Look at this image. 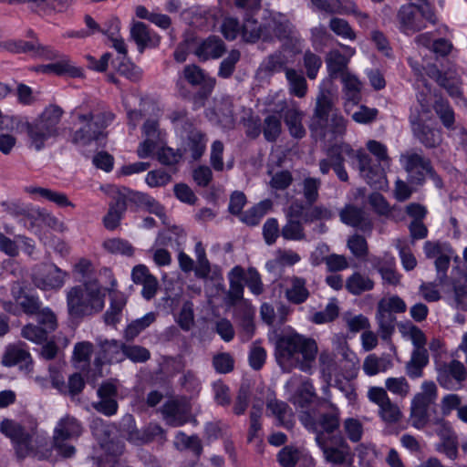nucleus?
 Instances as JSON below:
<instances>
[{
  "mask_svg": "<svg viewBox=\"0 0 467 467\" xmlns=\"http://www.w3.org/2000/svg\"><path fill=\"white\" fill-rule=\"evenodd\" d=\"M250 394L251 390L249 384H241L233 407V411L235 415L240 416L245 412L249 405Z\"/></svg>",
  "mask_w": 467,
  "mask_h": 467,
  "instance_id": "62",
  "label": "nucleus"
},
{
  "mask_svg": "<svg viewBox=\"0 0 467 467\" xmlns=\"http://www.w3.org/2000/svg\"><path fill=\"white\" fill-rule=\"evenodd\" d=\"M417 41L423 46L430 47L435 54L444 57L451 49V44L444 38H439L434 41H431V39L425 35H420L417 36Z\"/></svg>",
  "mask_w": 467,
  "mask_h": 467,
  "instance_id": "56",
  "label": "nucleus"
},
{
  "mask_svg": "<svg viewBox=\"0 0 467 467\" xmlns=\"http://www.w3.org/2000/svg\"><path fill=\"white\" fill-rule=\"evenodd\" d=\"M333 14L354 15L356 17L367 19L368 14L358 10L353 0H333Z\"/></svg>",
  "mask_w": 467,
  "mask_h": 467,
  "instance_id": "55",
  "label": "nucleus"
},
{
  "mask_svg": "<svg viewBox=\"0 0 467 467\" xmlns=\"http://www.w3.org/2000/svg\"><path fill=\"white\" fill-rule=\"evenodd\" d=\"M266 408L276 418L280 425L286 429L292 428L293 413L287 403L277 400H271L267 401Z\"/></svg>",
  "mask_w": 467,
  "mask_h": 467,
  "instance_id": "35",
  "label": "nucleus"
},
{
  "mask_svg": "<svg viewBox=\"0 0 467 467\" xmlns=\"http://www.w3.org/2000/svg\"><path fill=\"white\" fill-rule=\"evenodd\" d=\"M265 35L264 42L292 38L295 26L287 16L279 12L265 11L262 17Z\"/></svg>",
  "mask_w": 467,
  "mask_h": 467,
  "instance_id": "12",
  "label": "nucleus"
},
{
  "mask_svg": "<svg viewBox=\"0 0 467 467\" xmlns=\"http://www.w3.org/2000/svg\"><path fill=\"white\" fill-rule=\"evenodd\" d=\"M356 159L361 177L368 184L375 188H381L385 174L381 162L375 161L364 150H357Z\"/></svg>",
  "mask_w": 467,
  "mask_h": 467,
  "instance_id": "14",
  "label": "nucleus"
},
{
  "mask_svg": "<svg viewBox=\"0 0 467 467\" xmlns=\"http://www.w3.org/2000/svg\"><path fill=\"white\" fill-rule=\"evenodd\" d=\"M156 320V314L149 312L142 317L137 318L130 323L124 330V338L126 341H132L143 330L149 327Z\"/></svg>",
  "mask_w": 467,
  "mask_h": 467,
  "instance_id": "40",
  "label": "nucleus"
},
{
  "mask_svg": "<svg viewBox=\"0 0 467 467\" xmlns=\"http://www.w3.org/2000/svg\"><path fill=\"white\" fill-rule=\"evenodd\" d=\"M429 363L427 349L413 350L410 361L406 364V373L410 379L422 377L423 368Z\"/></svg>",
  "mask_w": 467,
  "mask_h": 467,
  "instance_id": "32",
  "label": "nucleus"
},
{
  "mask_svg": "<svg viewBox=\"0 0 467 467\" xmlns=\"http://www.w3.org/2000/svg\"><path fill=\"white\" fill-rule=\"evenodd\" d=\"M434 110L440 118L443 126L450 130H459V134L462 137V142L466 140V135L461 130L462 126H455L454 111L448 102L440 99L435 102Z\"/></svg>",
  "mask_w": 467,
  "mask_h": 467,
  "instance_id": "30",
  "label": "nucleus"
},
{
  "mask_svg": "<svg viewBox=\"0 0 467 467\" xmlns=\"http://www.w3.org/2000/svg\"><path fill=\"white\" fill-rule=\"evenodd\" d=\"M183 80L192 87H198V91L193 99L196 103L203 105L204 100L211 95L214 86L215 79L208 77L204 71L197 65L192 64L184 67L182 76L179 78L176 87L180 95L187 98L190 93L183 86Z\"/></svg>",
  "mask_w": 467,
  "mask_h": 467,
  "instance_id": "7",
  "label": "nucleus"
},
{
  "mask_svg": "<svg viewBox=\"0 0 467 467\" xmlns=\"http://www.w3.org/2000/svg\"><path fill=\"white\" fill-rule=\"evenodd\" d=\"M302 424L308 430L316 433V436L323 434L324 436L336 435V431L340 426V410L333 403H329L326 411L320 412L317 417L310 412L305 411L300 417Z\"/></svg>",
  "mask_w": 467,
  "mask_h": 467,
  "instance_id": "9",
  "label": "nucleus"
},
{
  "mask_svg": "<svg viewBox=\"0 0 467 467\" xmlns=\"http://www.w3.org/2000/svg\"><path fill=\"white\" fill-rule=\"evenodd\" d=\"M285 223L281 228V236L287 241H304L306 239V234L303 221L292 220L291 218L285 219Z\"/></svg>",
  "mask_w": 467,
  "mask_h": 467,
  "instance_id": "47",
  "label": "nucleus"
},
{
  "mask_svg": "<svg viewBox=\"0 0 467 467\" xmlns=\"http://www.w3.org/2000/svg\"><path fill=\"white\" fill-rule=\"evenodd\" d=\"M105 293L96 280L71 287L67 292V312L78 319L100 312L104 307Z\"/></svg>",
  "mask_w": 467,
  "mask_h": 467,
  "instance_id": "2",
  "label": "nucleus"
},
{
  "mask_svg": "<svg viewBox=\"0 0 467 467\" xmlns=\"http://www.w3.org/2000/svg\"><path fill=\"white\" fill-rule=\"evenodd\" d=\"M192 53L201 62L218 59L226 53V45L220 36L212 35L198 42Z\"/></svg>",
  "mask_w": 467,
  "mask_h": 467,
  "instance_id": "17",
  "label": "nucleus"
},
{
  "mask_svg": "<svg viewBox=\"0 0 467 467\" xmlns=\"http://www.w3.org/2000/svg\"><path fill=\"white\" fill-rule=\"evenodd\" d=\"M163 419L171 427H179L190 420V410L177 400L167 401L161 409Z\"/></svg>",
  "mask_w": 467,
  "mask_h": 467,
  "instance_id": "21",
  "label": "nucleus"
},
{
  "mask_svg": "<svg viewBox=\"0 0 467 467\" xmlns=\"http://www.w3.org/2000/svg\"><path fill=\"white\" fill-rule=\"evenodd\" d=\"M341 80L346 99L355 105L358 104L361 99V82L350 73L344 74Z\"/></svg>",
  "mask_w": 467,
  "mask_h": 467,
  "instance_id": "46",
  "label": "nucleus"
},
{
  "mask_svg": "<svg viewBox=\"0 0 467 467\" xmlns=\"http://www.w3.org/2000/svg\"><path fill=\"white\" fill-rule=\"evenodd\" d=\"M437 434L441 442L436 445L439 452L444 453L449 459L455 460L458 456V439L452 429L447 424H443Z\"/></svg>",
  "mask_w": 467,
  "mask_h": 467,
  "instance_id": "23",
  "label": "nucleus"
},
{
  "mask_svg": "<svg viewBox=\"0 0 467 467\" xmlns=\"http://www.w3.org/2000/svg\"><path fill=\"white\" fill-rule=\"evenodd\" d=\"M21 335L24 338L36 344H42L47 341L48 334L36 324H27L23 327Z\"/></svg>",
  "mask_w": 467,
  "mask_h": 467,
  "instance_id": "64",
  "label": "nucleus"
},
{
  "mask_svg": "<svg viewBox=\"0 0 467 467\" xmlns=\"http://www.w3.org/2000/svg\"><path fill=\"white\" fill-rule=\"evenodd\" d=\"M116 430L115 425L100 422L95 428V434L99 440L100 446L109 454L119 455L122 453L124 445L119 441L114 442L111 435Z\"/></svg>",
  "mask_w": 467,
  "mask_h": 467,
  "instance_id": "25",
  "label": "nucleus"
},
{
  "mask_svg": "<svg viewBox=\"0 0 467 467\" xmlns=\"http://www.w3.org/2000/svg\"><path fill=\"white\" fill-rule=\"evenodd\" d=\"M130 36L138 46V49L142 53L146 47L151 42L150 30L142 22H136L130 29Z\"/></svg>",
  "mask_w": 467,
  "mask_h": 467,
  "instance_id": "52",
  "label": "nucleus"
},
{
  "mask_svg": "<svg viewBox=\"0 0 467 467\" xmlns=\"http://www.w3.org/2000/svg\"><path fill=\"white\" fill-rule=\"evenodd\" d=\"M67 274L53 264L39 265L33 273L32 280L36 286L43 289H58L65 282Z\"/></svg>",
  "mask_w": 467,
  "mask_h": 467,
  "instance_id": "15",
  "label": "nucleus"
},
{
  "mask_svg": "<svg viewBox=\"0 0 467 467\" xmlns=\"http://www.w3.org/2000/svg\"><path fill=\"white\" fill-rule=\"evenodd\" d=\"M333 216L332 212L323 205H308L304 213L303 222L310 223L319 220H329Z\"/></svg>",
  "mask_w": 467,
  "mask_h": 467,
  "instance_id": "58",
  "label": "nucleus"
},
{
  "mask_svg": "<svg viewBox=\"0 0 467 467\" xmlns=\"http://www.w3.org/2000/svg\"><path fill=\"white\" fill-rule=\"evenodd\" d=\"M103 247L111 254H119L131 256L134 253L133 246L126 240L112 238L104 241Z\"/></svg>",
  "mask_w": 467,
  "mask_h": 467,
  "instance_id": "59",
  "label": "nucleus"
},
{
  "mask_svg": "<svg viewBox=\"0 0 467 467\" xmlns=\"http://www.w3.org/2000/svg\"><path fill=\"white\" fill-rule=\"evenodd\" d=\"M125 304L126 301L122 296L111 298L109 308L104 314V321L107 325L114 326L119 321Z\"/></svg>",
  "mask_w": 467,
  "mask_h": 467,
  "instance_id": "61",
  "label": "nucleus"
},
{
  "mask_svg": "<svg viewBox=\"0 0 467 467\" xmlns=\"http://www.w3.org/2000/svg\"><path fill=\"white\" fill-rule=\"evenodd\" d=\"M83 431L80 421L73 416L66 415L57 423L54 431V438L67 441L78 438Z\"/></svg>",
  "mask_w": 467,
  "mask_h": 467,
  "instance_id": "26",
  "label": "nucleus"
},
{
  "mask_svg": "<svg viewBox=\"0 0 467 467\" xmlns=\"http://www.w3.org/2000/svg\"><path fill=\"white\" fill-rule=\"evenodd\" d=\"M230 275L237 277V279L230 278V288L227 294L229 305L234 306L237 301L243 299L244 285L241 278L243 277L244 270L241 266H235L232 269Z\"/></svg>",
  "mask_w": 467,
  "mask_h": 467,
  "instance_id": "49",
  "label": "nucleus"
},
{
  "mask_svg": "<svg viewBox=\"0 0 467 467\" xmlns=\"http://www.w3.org/2000/svg\"><path fill=\"white\" fill-rule=\"evenodd\" d=\"M64 110L57 105H49L44 111L31 122L30 143L40 150L45 147L46 141L59 135V123Z\"/></svg>",
  "mask_w": 467,
  "mask_h": 467,
  "instance_id": "4",
  "label": "nucleus"
},
{
  "mask_svg": "<svg viewBox=\"0 0 467 467\" xmlns=\"http://www.w3.org/2000/svg\"><path fill=\"white\" fill-rule=\"evenodd\" d=\"M77 119L82 126L75 130L71 141L74 144L88 146L93 141L106 138L105 130L112 123L115 115L104 108H98L88 112L77 113Z\"/></svg>",
  "mask_w": 467,
  "mask_h": 467,
  "instance_id": "3",
  "label": "nucleus"
},
{
  "mask_svg": "<svg viewBox=\"0 0 467 467\" xmlns=\"http://www.w3.org/2000/svg\"><path fill=\"white\" fill-rule=\"evenodd\" d=\"M285 78L290 93L297 98H304L307 91V83L303 73L294 68H286Z\"/></svg>",
  "mask_w": 467,
  "mask_h": 467,
  "instance_id": "41",
  "label": "nucleus"
},
{
  "mask_svg": "<svg viewBox=\"0 0 467 467\" xmlns=\"http://www.w3.org/2000/svg\"><path fill=\"white\" fill-rule=\"evenodd\" d=\"M283 113L285 123L291 136L296 139L303 138L306 135V130L302 124L303 113L296 108L288 109L287 107Z\"/></svg>",
  "mask_w": 467,
  "mask_h": 467,
  "instance_id": "34",
  "label": "nucleus"
},
{
  "mask_svg": "<svg viewBox=\"0 0 467 467\" xmlns=\"http://www.w3.org/2000/svg\"><path fill=\"white\" fill-rule=\"evenodd\" d=\"M26 192L31 194H38L42 198L56 203L59 207H75V205L68 200L67 196L60 192L42 187H26Z\"/></svg>",
  "mask_w": 467,
  "mask_h": 467,
  "instance_id": "44",
  "label": "nucleus"
},
{
  "mask_svg": "<svg viewBox=\"0 0 467 467\" xmlns=\"http://www.w3.org/2000/svg\"><path fill=\"white\" fill-rule=\"evenodd\" d=\"M187 131V136L182 150L183 154L190 152L191 158L193 161L199 160L204 153L206 149V136L205 134L196 128H190Z\"/></svg>",
  "mask_w": 467,
  "mask_h": 467,
  "instance_id": "22",
  "label": "nucleus"
},
{
  "mask_svg": "<svg viewBox=\"0 0 467 467\" xmlns=\"http://www.w3.org/2000/svg\"><path fill=\"white\" fill-rule=\"evenodd\" d=\"M340 220L347 225L363 233L370 232L373 223L369 214L362 208L352 204L346 205L339 213Z\"/></svg>",
  "mask_w": 467,
  "mask_h": 467,
  "instance_id": "19",
  "label": "nucleus"
},
{
  "mask_svg": "<svg viewBox=\"0 0 467 467\" xmlns=\"http://www.w3.org/2000/svg\"><path fill=\"white\" fill-rule=\"evenodd\" d=\"M456 307L467 310V273L461 272L458 277H451Z\"/></svg>",
  "mask_w": 467,
  "mask_h": 467,
  "instance_id": "45",
  "label": "nucleus"
},
{
  "mask_svg": "<svg viewBox=\"0 0 467 467\" xmlns=\"http://www.w3.org/2000/svg\"><path fill=\"white\" fill-rule=\"evenodd\" d=\"M0 431L11 440L16 455L19 460H24L26 457L44 459L36 447L35 428H26L13 420L5 419L0 423Z\"/></svg>",
  "mask_w": 467,
  "mask_h": 467,
  "instance_id": "6",
  "label": "nucleus"
},
{
  "mask_svg": "<svg viewBox=\"0 0 467 467\" xmlns=\"http://www.w3.org/2000/svg\"><path fill=\"white\" fill-rule=\"evenodd\" d=\"M316 397L313 384L309 380H305L297 388L291 400L296 406L306 409L311 405Z\"/></svg>",
  "mask_w": 467,
  "mask_h": 467,
  "instance_id": "42",
  "label": "nucleus"
},
{
  "mask_svg": "<svg viewBox=\"0 0 467 467\" xmlns=\"http://www.w3.org/2000/svg\"><path fill=\"white\" fill-rule=\"evenodd\" d=\"M400 162L408 173V182L416 186H422L428 176L434 185L441 189L442 179L436 172L431 161L413 150H407L400 154Z\"/></svg>",
  "mask_w": 467,
  "mask_h": 467,
  "instance_id": "5",
  "label": "nucleus"
},
{
  "mask_svg": "<svg viewBox=\"0 0 467 467\" xmlns=\"http://www.w3.org/2000/svg\"><path fill=\"white\" fill-rule=\"evenodd\" d=\"M326 62L329 76L333 78H337L338 76L343 77L344 74L348 73L347 71L348 58L338 50L330 51L327 56Z\"/></svg>",
  "mask_w": 467,
  "mask_h": 467,
  "instance_id": "38",
  "label": "nucleus"
},
{
  "mask_svg": "<svg viewBox=\"0 0 467 467\" xmlns=\"http://www.w3.org/2000/svg\"><path fill=\"white\" fill-rule=\"evenodd\" d=\"M287 61L285 54L281 50H276L262 61L259 68L265 75H273L281 71L285 72Z\"/></svg>",
  "mask_w": 467,
  "mask_h": 467,
  "instance_id": "33",
  "label": "nucleus"
},
{
  "mask_svg": "<svg viewBox=\"0 0 467 467\" xmlns=\"http://www.w3.org/2000/svg\"><path fill=\"white\" fill-rule=\"evenodd\" d=\"M426 258L435 259L434 266L438 272V278L442 282L447 277L451 260L454 257V251L450 244L440 241H426L423 245Z\"/></svg>",
  "mask_w": 467,
  "mask_h": 467,
  "instance_id": "13",
  "label": "nucleus"
},
{
  "mask_svg": "<svg viewBox=\"0 0 467 467\" xmlns=\"http://www.w3.org/2000/svg\"><path fill=\"white\" fill-rule=\"evenodd\" d=\"M303 195L306 204H314L319 197V189L321 187V180L318 178H305L302 183Z\"/></svg>",
  "mask_w": 467,
  "mask_h": 467,
  "instance_id": "54",
  "label": "nucleus"
},
{
  "mask_svg": "<svg viewBox=\"0 0 467 467\" xmlns=\"http://www.w3.org/2000/svg\"><path fill=\"white\" fill-rule=\"evenodd\" d=\"M254 308L250 306H244L238 310L237 318L239 326L242 328V338L244 341H248L252 338L254 333Z\"/></svg>",
  "mask_w": 467,
  "mask_h": 467,
  "instance_id": "36",
  "label": "nucleus"
},
{
  "mask_svg": "<svg viewBox=\"0 0 467 467\" xmlns=\"http://www.w3.org/2000/svg\"><path fill=\"white\" fill-rule=\"evenodd\" d=\"M315 440L327 462L335 465H343L347 462L350 456V447L341 433L331 436L319 434Z\"/></svg>",
  "mask_w": 467,
  "mask_h": 467,
  "instance_id": "11",
  "label": "nucleus"
},
{
  "mask_svg": "<svg viewBox=\"0 0 467 467\" xmlns=\"http://www.w3.org/2000/svg\"><path fill=\"white\" fill-rule=\"evenodd\" d=\"M127 210L125 198L118 196L109 203V211L103 218L104 226L108 230H115L120 223V220Z\"/></svg>",
  "mask_w": 467,
  "mask_h": 467,
  "instance_id": "29",
  "label": "nucleus"
},
{
  "mask_svg": "<svg viewBox=\"0 0 467 467\" xmlns=\"http://www.w3.org/2000/svg\"><path fill=\"white\" fill-rule=\"evenodd\" d=\"M174 443L178 449L192 451L197 458L202 453V441L197 435L188 436L184 432L179 431Z\"/></svg>",
  "mask_w": 467,
  "mask_h": 467,
  "instance_id": "50",
  "label": "nucleus"
},
{
  "mask_svg": "<svg viewBox=\"0 0 467 467\" xmlns=\"http://www.w3.org/2000/svg\"><path fill=\"white\" fill-rule=\"evenodd\" d=\"M1 206L12 216H24L31 221L36 220V217L41 214L40 212L19 200L4 201L1 202Z\"/></svg>",
  "mask_w": 467,
  "mask_h": 467,
  "instance_id": "37",
  "label": "nucleus"
},
{
  "mask_svg": "<svg viewBox=\"0 0 467 467\" xmlns=\"http://www.w3.org/2000/svg\"><path fill=\"white\" fill-rule=\"evenodd\" d=\"M410 123L413 136L426 148L439 146L442 140L440 130L427 125L419 113H411Z\"/></svg>",
  "mask_w": 467,
  "mask_h": 467,
  "instance_id": "16",
  "label": "nucleus"
},
{
  "mask_svg": "<svg viewBox=\"0 0 467 467\" xmlns=\"http://www.w3.org/2000/svg\"><path fill=\"white\" fill-rule=\"evenodd\" d=\"M346 289L354 296H359L366 291H370L374 287V282L369 277L355 272L348 277L346 281Z\"/></svg>",
  "mask_w": 467,
  "mask_h": 467,
  "instance_id": "39",
  "label": "nucleus"
},
{
  "mask_svg": "<svg viewBox=\"0 0 467 467\" xmlns=\"http://www.w3.org/2000/svg\"><path fill=\"white\" fill-rule=\"evenodd\" d=\"M322 64L323 61L321 57L311 50H306L304 53L303 66L309 79H315L317 78Z\"/></svg>",
  "mask_w": 467,
  "mask_h": 467,
  "instance_id": "57",
  "label": "nucleus"
},
{
  "mask_svg": "<svg viewBox=\"0 0 467 467\" xmlns=\"http://www.w3.org/2000/svg\"><path fill=\"white\" fill-rule=\"evenodd\" d=\"M306 284L304 278L294 276L291 279V287L285 291L287 300L296 305L304 303L309 296Z\"/></svg>",
  "mask_w": 467,
  "mask_h": 467,
  "instance_id": "43",
  "label": "nucleus"
},
{
  "mask_svg": "<svg viewBox=\"0 0 467 467\" xmlns=\"http://www.w3.org/2000/svg\"><path fill=\"white\" fill-rule=\"evenodd\" d=\"M24 346L25 343L20 342L19 344L6 347L2 358V364L5 367H13L22 362H25L26 367L28 364H31L30 353L23 348Z\"/></svg>",
  "mask_w": 467,
  "mask_h": 467,
  "instance_id": "28",
  "label": "nucleus"
},
{
  "mask_svg": "<svg viewBox=\"0 0 467 467\" xmlns=\"http://www.w3.org/2000/svg\"><path fill=\"white\" fill-rule=\"evenodd\" d=\"M317 354L316 341L297 333L280 335L275 343V360L284 372L296 368L308 371Z\"/></svg>",
  "mask_w": 467,
  "mask_h": 467,
  "instance_id": "1",
  "label": "nucleus"
},
{
  "mask_svg": "<svg viewBox=\"0 0 467 467\" xmlns=\"http://www.w3.org/2000/svg\"><path fill=\"white\" fill-rule=\"evenodd\" d=\"M356 153L357 151L348 143L334 144L327 150V159L334 168L337 165H344L345 156L356 158Z\"/></svg>",
  "mask_w": 467,
  "mask_h": 467,
  "instance_id": "48",
  "label": "nucleus"
},
{
  "mask_svg": "<svg viewBox=\"0 0 467 467\" xmlns=\"http://www.w3.org/2000/svg\"><path fill=\"white\" fill-rule=\"evenodd\" d=\"M122 435L130 442L139 444L140 430L136 427L135 420L132 415L126 414L120 423Z\"/></svg>",
  "mask_w": 467,
  "mask_h": 467,
  "instance_id": "60",
  "label": "nucleus"
},
{
  "mask_svg": "<svg viewBox=\"0 0 467 467\" xmlns=\"http://www.w3.org/2000/svg\"><path fill=\"white\" fill-rule=\"evenodd\" d=\"M339 314V308L336 299H332L323 311L316 312L312 317V321L316 324H324L335 320Z\"/></svg>",
  "mask_w": 467,
  "mask_h": 467,
  "instance_id": "63",
  "label": "nucleus"
},
{
  "mask_svg": "<svg viewBox=\"0 0 467 467\" xmlns=\"http://www.w3.org/2000/svg\"><path fill=\"white\" fill-rule=\"evenodd\" d=\"M286 108V102L281 101L274 109H269L271 114L267 115L262 122L264 138L268 142H275L282 131L281 114Z\"/></svg>",
  "mask_w": 467,
  "mask_h": 467,
  "instance_id": "20",
  "label": "nucleus"
},
{
  "mask_svg": "<svg viewBox=\"0 0 467 467\" xmlns=\"http://www.w3.org/2000/svg\"><path fill=\"white\" fill-rule=\"evenodd\" d=\"M264 24L254 19L250 13H246L241 28V36L246 43L254 44L258 40L264 41Z\"/></svg>",
  "mask_w": 467,
  "mask_h": 467,
  "instance_id": "27",
  "label": "nucleus"
},
{
  "mask_svg": "<svg viewBox=\"0 0 467 467\" xmlns=\"http://www.w3.org/2000/svg\"><path fill=\"white\" fill-rule=\"evenodd\" d=\"M241 58L238 49H232L219 66L218 76L222 78H229L235 70V66Z\"/></svg>",
  "mask_w": 467,
  "mask_h": 467,
  "instance_id": "53",
  "label": "nucleus"
},
{
  "mask_svg": "<svg viewBox=\"0 0 467 467\" xmlns=\"http://www.w3.org/2000/svg\"><path fill=\"white\" fill-rule=\"evenodd\" d=\"M101 353L94 360V366L100 369L104 362H113L112 353H119L120 349L123 355L135 363H143L150 358V352L144 347L139 345H128L116 340H105L100 344Z\"/></svg>",
  "mask_w": 467,
  "mask_h": 467,
  "instance_id": "8",
  "label": "nucleus"
},
{
  "mask_svg": "<svg viewBox=\"0 0 467 467\" xmlns=\"http://www.w3.org/2000/svg\"><path fill=\"white\" fill-rule=\"evenodd\" d=\"M273 202L265 199L251 207L240 215V220L249 226H256L261 219L272 209Z\"/></svg>",
  "mask_w": 467,
  "mask_h": 467,
  "instance_id": "31",
  "label": "nucleus"
},
{
  "mask_svg": "<svg viewBox=\"0 0 467 467\" xmlns=\"http://www.w3.org/2000/svg\"><path fill=\"white\" fill-rule=\"evenodd\" d=\"M332 113H336L332 94L329 90L322 89L317 97L314 114L309 124L310 131L316 139L325 140L327 138L328 118Z\"/></svg>",
  "mask_w": 467,
  "mask_h": 467,
  "instance_id": "10",
  "label": "nucleus"
},
{
  "mask_svg": "<svg viewBox=\"0 0 467 467\" xmlns=\"http://www.w3.org/2000/svg\"><path fill=\"white\" fill-rule=\"evenodd\" d=\"M466 376L464 365L459 360L452 359L449 363H443L438 368L437 380L441 387L451 389L453 388L454 382H462Z\"/></svg>",
  "mask_w": 467,
  "mask_h": 467,
  "instance_id": "18",
  "label": "nucleus"
},
{
  "mask_svg": "<svg viewBox=\"0 0 467 467\" xmlns=\"http://www.w3.org/2000/svg\"><path fill=\"white\" fill-rule=\"evenodd\" d=\"M375 319L379 326L378 333L381 339L384 341H390L396 329V316L385 309L382 304H378Z\"/></svg>",
  "mask_w": 467,
  "mask_h": 467,
  "instance_id": "24",
  "label": "nucleus"
},
{
  "mask_svg": "<svg viewBox=\"0 0 467 467\" xmlns=\"http://www.w3.org/2000/svg\"><path fill=\"white\" fill-rule=\"evenodd\" d=\"M9 48L11 51L16 53H34L37 56H45L47 58H51L52 53L47 47L41 46L37 42H28L19 40L10 44Z\"/></svg>",
  "mask_w": 467,
  "mask_h": 467,
  "instance_id": "51",
  "label": "nucleus"
}]
</instances>
